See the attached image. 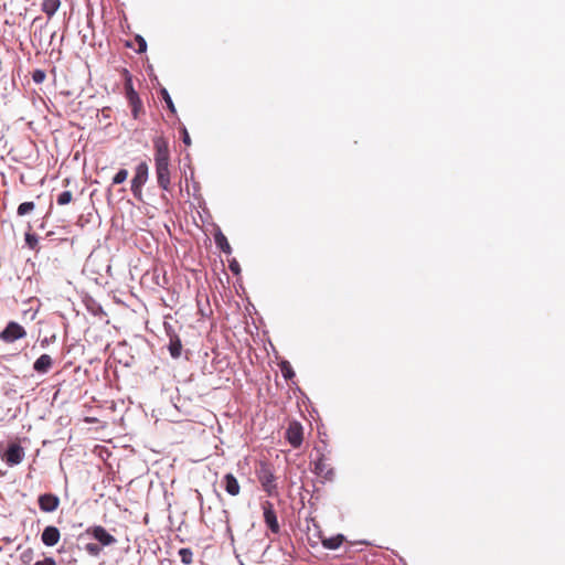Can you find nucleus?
Wrapping results in <instances>:
<instances>
[{
	"label": "nucleus",
	"instance_id": "nucleus-14",
	"mask_svg": "<svg viewBox=\"0 0 565 565\" xmlns=\"http://www.w3.org/2000/svg\"><path fill=\"white\" fill-rule=\"evenodd\" d=\"M53 365V360L49 354H42L36 359L33 364V369L38 373H47Z\"/></svg>",
	"mask_w": 565,
	"mask_h": 565
},
{
	"label": "nucleus",
	"instance_id": "nucleus-26",
	"mask_svg": "<svg viewBox=\"0 0 565 565\" xmlns=\"http://www.w3.org/2000/svg\"><path fill=\"white\" fill-rule=\"evenodd\" d=\"M46 77V74L44 71L42 70H35L33 73H32V79L36 83V84H41L42 82H44Z\"/></svg>",
	"mask_w": 565,
	"mask_h": 565
},
{
	"label": "nucleus",
	"instance_id": "nucleus-18",
	"mask_svg": "<svg viewBox=\"0 0 565 565\" xmlns=\"http://www.w3.org/2000/svg\"><path fill=\"white\" fill-rule=\"evenodd\" d=\"M215 243H216L217 247L225 254L232 253L231 245L224 234L217 233L215 235Z\"/></svg>",
	"mask_w": 565,
	"mask_h": 565
},
{
	"label": "nucleus",
	"instance_id": "nucleus-15",
	"mask_svg": "<svg viewBox=\"0 0 565 565\" xmlns=\"http://www.w3.org/2000/svg\"><path fill=\"white\" fill-rule=\"evenodd\" d=\"M169 337H170V341H169L168 349H169L170 355L173 359H178L181 356V352H182L181 340L177 334H169Z\"/></svg>",
	"mask_w": 565,
	"mask_h": 565
},
{
	"label": "nucleus",
	"instance_id": "nucleus-12",
	"mask_svg": "<svg viewBox=\"0 0 565 565\" xmlns=\"http://www.w3.org/2000/svg\"><path fill=\"white\" fill-rule=\"evenodd\" d=\"M259 482L264 491H266L269 495H271L276 490L275 477L270 469L264 467L258 476Z\"/></svg>",
	"mask_w": 565,
	"mask_h": 565
},
{
	"label": "nucleus",
	"instance_id": "nucleus-28",
	"mask_svg": "<svg viewBox=\"0 0 565 565\" xmlns=\"http://www.w3.org/2000/svg\"><path fill=\"white\" fill-rule=\"evenodd\" d=\"M162 97L168 106V108L174 113L175 111V108H174V104L169 95V93L166 90V89H162Z\"/></svg>",
	"mask_w": 565,
	"mask_h": 565
},
{
	"label": "nucleus",
	"instance_id": "nucleus-31",
	"mask_svg": "<svg viewBox=\"0 0 565 565\" xmlns=\"http://www.w3.org/2000/svg\"><path fill=\"white\" fill-rule=\"evenodd\" d=\"M182 134H183V142H184L186 146H190V145H191V139H190V136H189L188 130H186V129H183Z\"/></svg>",
	"mask_w": 565,
	"mask_h": 565
},
{
	"label": "nucleus",
	"instance_id": "nucleus-29",
	"mask_svg": "<svg viewBox=\"0 0 565 565\" xmlns=\"http://www.w3.org/2000/svg\"><path fill=\"white\" fill-rule=\"evenodd\" d=\"M34 565H56V562L53 557H45L42 561H38Z\"/></svg>",
	"mask_w": 565,
	"mask_h": 565
},
{
	"label": "nucleus",
	"instance_id": "nucleus-21",
	"mask_svg": "<svg viewBox=\"0 0 565 565\" xmlns=\"http://www.w3.org/2000/svg\"><path fill=\"white\" fill-rule=\"evenodd\" d=\"M35 207V204L33 202H23L18 206V215L24 216L29 213H31Z\"/></svg>",
	"mask_w": 565,
	"mask_h": 565
},
{
	"label": "nucleus",
	"instance_id": "nucleus-17",
	"mask_svg": "<svg viewBox=\"0 0 565 565\" xmlns=\"http://www.w3.org/2000/svg\"><path fill=\"white\" fill-rule=\"evenodd\" d=\"M344 541V536L341 534H338L335 536L326 537L321 541L322 546L328 550H337L339 548Z\"/></svg>",
	"mask_w": 565,
	"mask_h": 565
},
{
	"label": "nucleus",
	"instance_id": "nucleus-30",
	"mask_svg": "<svg viewBox=\"0 0 565 565\" xmlns=\"http://www.w3.org/2000/svg\"><path fill=\"white\" fill-rule=\"evenodd\" d=\"M228 267H230L231 271L236 274V275H238L239 271H241L239 264L235 259L230 263Z\"/></svg>",
	"mask_w": 565,
	"mask_h": 565
},
{
	"label": "nucleus",
	"instance_id": "nucleus-25",
	"mask_svg": "<svg viewBox=\"0 0 565 565\" xmlns=\"http://www.w3.org/2000/svg\"><path fill=\"white\" fill-rule=\"evenodd\" d=\"M25 243L28 244V246L31 249H35V247L38 246L39 239H38L36 235L26 233L25 234Z\"/></svg>",
	"mask_w": 565,
	"mask_h": 565
},
{
	"label": "nucleus",
	"instance_id": "nucleus-9",
	"mask_svg": "<svg viewBox=\"0 0 565 565\" xmlns=\"http://www.w3.org/2000/svg\"><path fill=\"white\" fill-rule=\"evenodd\" d=\"M24 458V450L18 444H12L7 449L3 459L9 466L19 465Z\"/></svg>",
	"mask_w": 565,
	"mask_h": 565
},
{
	"label": "nucleus",
	"instance_id": "nucleus-11",
	"mask_svg": "<svg viewBox=\"0 0 565 565\" xmlns=\"http://www.w3.org/2000/svg\"><path fill=\"white\" fill-rule=\"evenodd\" d=\"M61 539L60 530L54 525H47L44 527L41 534V541L45 546H55Z\"/></svg>",
	"mask_w": 565,
	"mask_h": 565
},
{
	"label": "nucleus",
	"instance_id": "nucleus-6",
	"mask_svg": "<svg viewBox=\"0 0 565 565\" xmlns=\"http://www.w3.org/2000/svg\"><path fill=\"white\" fill-rule=\"evenodd\" d=\"M86 534L94 537L103 546H109L116 543L115 536L108 533L102 525H93L87 527Z\"/></svg>",
	"mask_w": 565,
	"mask_h": 565
},
{
	"label": "nucleus",
	"instance_id": "nucleus-23",
	"mask_svg": "<svg viewBox=\"0 0 565 565\" xmlns=\"http://www.w3.org/2000/svg\"><path fill=\"white\" fill-rule=\"evenodd\" d=\"M73 199V194L71 191H64L57 196V204L58 205H66L68 204Z\"/></svg>",
	"mask_w": 565,
	"mask_h": 565
},
{
	"label": "nucleus",
	"instance_id": "nucleus-20",
	"mask_svg": "<svg viewBox=\"0 0 565 565\" xmlns=\"http://www.w3.org/2000/svg\"><path fill=\"white\" fill-rule=\"evenodd\" d=\"M179 556L184 565H190L193 562V552L191 548L183 547L179 550Z\"/></svg>",
	"mask_w": 565,
	"mask_h": 565
},
{
	"label": "nucleus",
	"instance_id": "nucleus-22",
	"mask_svg": "<svg viewBox=\"0 0 565 565\" xmlns=\"http://www.w3.org/2000/svg\"><path fill=\"white\" fill-rule=\"evenodd\" d=\"M128 171L120 169L113 178V184H121L127 180Z\"/></svg>",
	"mask_w": 565,
	"mask_h": 565
},
{
	"label": "nucleus",
	"instance_id": "nucleus-5",
	"mask_svg": "<svg viewBox=\"0 0 565 565\" xmlns=\"http://www.w3.org/2000/svg\"><path fill=\"white\" fill-rule=\"evenodd\" d=\"M285 437L294 448H299L303 441L302 425L299 422H290L285 433Z\"/></svg>",
	"mask_w": 565,
	"mask_h": 565
},
{
	"label": "nucleus",
	"instance_id": "nucleus-13",
	"mask_svg": "<svg viewBox=\"0 0 565 565\" xmlns=\"http://www.w3.org/2000/svg\"><path fill=\"white\" fill-rule=\"evenodd\" d=\"M222 482H223L225 491L230 495L236 497V495L239 494L241 486L238 483V480L236 479V477L233 473H226L223 477V481Z\"/></svg>",
	"mask_w": 565,
	"mask_h": 565
},
{
	"label": "nucleus",
	"instance_id": "nucleus-1",
	"mask_svg": "<svg viewBox=\"0 0 565 565\" xmlns=\"http://www.w3.org/2000/svg\"><path fill=\"white\" fill-rule=\"evenodd\" d=\"M154 149V167L157 182L160 189L170 192L171 186V171H170V150L167 139L162 136L153 139Z\"/></svg>",
	"mask_w": 565,
	"mask_h": 565
},
{
	"label": "nucleus",
	"instance_id": "nucleus-2",
	"mask_svg": "<svg viewBox=\"0 0 565 565\" xmlns=\"http://www.w3.org/2000/svg\"><path fill=\"white\" fill-rule=\"evenodd\" d=\"M148 177V163L146 161H142L136 167L135 175L131 180V192L134 196L139 201L142 200V186L146 184Z\"/></svg>",
	"mask_w": 565,
	"mask_h": 565
},
{
	"label": "nucleus",
	"instance_id": "nucleus-4",
	"mask_svg": "<svg viewBox=\"0 0 565 565\" xmlns=\"http://www.w3.org/2000/svg\"><path fill=\"white\" fill-rule=\"evenodd\" d=\"M26 337L25 329L15 321H10L0 332V340L4 343H12Z\"/></svg>",
	"mask_w": 565,
	"mask_h": 565
},
{
	"label": "nucleus",
	"instance_id": "nucleus-10",
	"mask_svg": "<svg viewBox=\"0 0 565 565\" xmlns=\"http://www.w3.org/2000/svg\"><path fill=\"white\" fill-rule=\"evenodd\" d=\"M40 509L43 512H54L60 505V499L53 493L41 494L38 499Z\"/></svg>",
	"mask_w": 565,
	"mask_h": 565
},
{
	"label": "nucleus",
	"instance_id": "nucleus-27",
	"mask_svg": "<svg viewBox=\"0 0 565 565\" xmlns=\"http://www.w3.org/2000/svg\"><path fill=\"white\" fill-rule=\"evenodd\" d=\"M135 41H136V42H137V44H138L137 52H138V53H143V52H146V50H147V42H146V40H145L142 36L137 35V36L135 38Z\"/></svg>",
	"mask_w": 565,
	"mask_h": 565
},
{
	"label": "nucleus",
	"instance_id": "nucleus-3",
	"mask_svg": "<svg viewBox=\"0 0 565 565\" xmlns=\"http://www.w3.org/2000/svg\"><path fill=\"white\" fill-rule=\"evenodd\" d=\"M126 73V81H125V90H126V98L129 103V106L131 107V114L135 119L139 118L140 113H142V102L139 98L138 93L134 89L132 86V79L131 76Z\"/></svg>",
	"mask_w": 565,
	"mask_h": 565
},
{
	"label": "nucleus",
	"instance_id": "nucleus-19",
	"mask_svg": "<svg viewBox=\"0 0 565 565\" xmlns=\"http://www.w3.org/2000/svg\"><path fill=\"white\" fill-rule=\"evenodd\" d=\"M279 367H280L282 376L286 380H291L295 376V371L288 361H281L279 363Z\"/></svg>",
	"mask_w": 565,
	"mask_h": 565
},
{
	"label": "nucleus",
	"instance_id": "nucleus-16",
	"mask_svg": "<svg viewBox=\"0 0 565 565\" xmlns=\"http://www.w3.org/2000/svg\"><path fill=\"white\" fill-rule=\"evenodd\" d=\"M60 6H61L60 0H43L41 8H42V11L50 19L55 14V12L58 10Z\"/></svg>",
	"mask_w": 565,
	"mask_h": 565
},
{
	"label": "nucleus",
	"instance_id": "nucleus-7",
	"mask_svg": "<svg viewBox=\"0 0 565 565\" xmlns=\"http://www.w3.org/2000/svg\"><path fill=\"white\" fill-rule=\"evenodd\" d=\"M262 509L264 514V521L268 529L275 534L279 533L280 526L273 503L269 501H265L262 503Z\"/></svg>",
	"mask_w": 565,
	"mask_h": 565
},
{
	"label": "nucleus",
	"instance_id": "nucleus-8",
	"mask_svg": "<svg viewBox=\"0 0 565 565\" xmlns=\"http://www.w3.org/2000/svg\"><path fill=\"white\" fill-rule=\"evenodd\" d=\"M313 472L318 477L323 478L324 480H328V481H331L334 478V470L323 455H321L315 461Z\"/></svg>",
	"mask_w": 565,
	"mask_h": 565
},
{
	"label": "nucleus",
	"instance_id": "nucleus-24",
	"mask_svg": "<svg viewBox=\"0 0 565 565\" xmlns=\"http://www.w3.org/2000/svg\"><path fill=\"white\" fill-rule=\"evenodd\" d=\"M85 551L92 556H98L102 552V547L96 543H88L85 545Z\"/></svg>",
	"mask_w": 565,
	"mask_h": 565
}]
</instances>
